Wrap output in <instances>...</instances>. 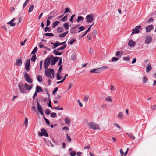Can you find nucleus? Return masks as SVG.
I'll return each mask as SVG.
<instances>
[{
    "instance_id": "4468645a",
    "label": "nucleus",
    "mask_w": 156,
    "mask_h": 156,
    "mask_svg": "<svg viewBox=\"0 0 156 156\" xmlns=\"http://www.w3.org/2000/svg\"><path fill=\"white\" fill-rule=\"evenodd\" d=\"M152 37L150 35L146 37L145 42L146 44H149L152 40Z\"/></svg>"
},
{
    "instance_id": "dca6fc26",
    "label": "nucleus",
    "mask_w": 156,
    "mask_h": 156,
    "mask_svg": "<svg viewBox=\"0 0 156 156\" xmlns=\"http://www.w3.org/2000/svg\"><path fill=\"white\" fill-rule=\"evenodd\" d=\"M16 65L18 66H21L22 64V59L21 58H17L16 59Z\"/></svg>"
},
{
    "instance_id": "a18cd8bd",
    "label": "nucleus",
    "mask_w": 156,
    "mask_h": 156,
    "mask_svg": "<svg viewBox=\"0 0 156 156\" xmlns=\"http://www.w3.org/2000/svg\"><path fill=\"white\" fill-rule=\"evenodd\" d=\"M148 80L147 78L146 77L144 76L143 79V83H146Z\"/></svg>"
},
{
    "instance_id": "c85d7f7f",
    "label": "nucleus",
    "mask_w": 156,
    "mask_h": 156,
    "mask_svg": "<svg viewBox=\"0 0 156 156\" xmlns=\"http://www.w3.org/2000/svg\"><path fill=\"white\" fill-rule=\"evenodd\" d=\"M53 53L56 55H60L62 54V52L59 53L58 51H56L55 50H54Z\"/></svg>"
},
{
    "instance_id": "20e7f679",
    "label": "nucleus",
    "mask_w": 156,
    "mask_h": 156,
    "mask_svg": "<svg viewBox=\"0 0 156 156\" xmlns=\"http://www.w3.org/2000/svg\"><path fill=\"white\" fill-rule=\"evenodd\" d=\"M49 57L51 58L50 64L51 65H55L60 58L59 57H54L52 55H51Z\"/></svg>"
},
{
    "instance_id": "e2e57ef3",
    "label": "nucleus",
    "mask_w": 156,
    "mask_h": 156,
    "mask_svg": "<svg viewBox=\"0 0 156 156\" xmlns=\"http://www.w3.org/2000/svg\"><path fill=\"white\" fill-rule=\"evenodd\" d=\"M58 90V87H56L54 90L53 91V94L54 95L55 93Z\"/></svg>"
},
{
    "instance_id": "bb28decb",
    "label": "nucleus",
    "mask_w": 156,
    "mask_h": 156,
    "mask_svg": "<svg viewBox=\"0 0 156 156\" xmlns=\"http://www.w3.org/2000/svg\"><path fill=\"white\" fill-rule=\"evenodd\" d=\"M123 117V113L122 112H120L119 113L118 117L119 118L122 119Z\"/></svg>"
},
{
    "instance_id": "49530a36",
    "label": "nucleus",
    "mask_w": 156,
    "mask_h": 156,
    "mask_svg": "<svg viewBox=\"0 0 156 156\" xmlns=\"http://www.w3.org/2000/svg\"><path fill=\"white\" fill-rule=\"evenodd\" d=\"M66 139L67 141H68L69 143H70L71 141V139L70 137V136L68 135V134L66 135Z\"/></svg>"
},
{
    "instance_id": "58836bf2",
    "label": "nucleus",
    "mask_w": 156,
    "mask_h": 156,
    "mask_svg": "<svg viewBox=\"0 0 156 156\" xmlns=\"http://www.w3.org/2000/svg\"><path fill=\"white\" fill-rule=\"evenodd\" d=\"M37 51V47H35L34 49H33V50L32 51L31 54H33L34 55L35 54L36 52Z\"/></svg>"
},
{
    "instance_id": "f704fd0d",
    "label": "nucleus",
    "mask_w": 156,
    "mask_h": 156,
    "mask_svg": "<svg viewBox=\"0 0 156 156\" xmlns=\"http://www.w3.org/2000/svg\"><path fill=\"white\" fill-rule=\"evenodd\" d=\"M85 28V27H84L83 26H80L78 28V29H79L80 30L78 31V32L79 33L81 32V31L83 30H84Z\"/></svg>"
},
{
    "instance_id": "f257e3e1",
    "label": "nucleus",
    "mask_w": 156,
    "mask_h": 156,
    "mask_svg": "<svg viewBox=\"0 0 156 156\" xmlns=\"http://www.w3.org/2000/svg\"><path fill=\"white\" fill-rule=\"evenodd\" d=\"M45 75L48 78H53L55 77L54 71L53 69H47L45 71Z\"/></svg>"
},
{
    "instance_id": "a878e982",
    "label": "nucleus",
    "mask_w": 156,
    "mask_h": 156,
    "mask_svg": "<svg viewBox=\"0 0 156 156\" xmlns=\"http://www.w3.org/2000/svg\"><path fill=\"white\" fill-rule=\"evenodd\" d=\"M83 20L84 18L83 17L81 16H79L77 18V21L78 22H80V21H83Z\"/></svg>"
},
{
    "instance_id": "a211bd4d",
    "label": "nucleus",
    "mask_w": 156,
    "mask_h": 156,
    "mask_svg": "<svg viewBox=\"0 0 156 156\" xmlns=\"http://www.w3.org/2000/svg\"><path fill=\"white\" fill-rule=\"evenodd\" d=\"M152 69V67L151 64L149 63L146 67V71L147 72H149Z\"/></svg>"
},
{
    "instance_id": "423d86ee",
    "label": "nucleus",
    "mask_w": 156,
    "mask_h": 156,
    "mask_svg": "<svg viewBox=\"0 0 156 156\" xmlns=\"http://www.w3.org/2000/svg\"><path fill=\"white\" fill-rule=\"evenodd\" d=\"M51 58L50 57H48L47 58L44 62V68L47 69L50 64Z\"/></svg>"
},
{
    "instance_id": "c756f323",
    "label": "nucleus",
    "mask_w": 156,
    "mask_h": 156,
    "mask_svg": "<svg viewBox=\"0 0 156 156\" xmlns=\"http://www.w3.org/2000/svg\"><path fill=\"white\" fill-rule=\"evenodd\" d=\"M36 56L35 54L31 58V61L32 62H35L36 59Z\"/></svg>"
},
{
    "instance_id": "8fccbe9b",
    "label": "nucleus",
    "mask_w": 156,
    "mask_h": 156,
    "mask_svg": "<svg viewBox=\"0 0 156 156\" xmlns=\"http://www.w3.org/2000/svg\"><path fill=\"white\" fill-rule=\"evenodd\" d=\"M53 108L57 110H63V108L61 107L59 108V107H54Z\"/></svg>"
},
{
    "instance_id": "5fc2aeb1",
    "label": "nucleus",
    "mask_w": 156,
    "mask_h": 156,
    "mask_svg": "<svg viewBox=\"0 0 156 156\" xmlns=\"http://www.w3.org/2000/svg\"><path fill=\"white\" fill-rule=\"evenodd\" d=\"M51 112L50 110L49 109H48L46 110L45 111V113L47 115H49L50 114Z\"/></svg>"
},
{
    "instance_id": "aec40b11",
    "label": "nucleus",
    "mask_w": 156,
    "mask_h": 156,
    "mask_svg": "<svg viewBox=\"0 0 156 156\" xmlns=\"http://www.w3.org/2000/svg\"><path fill=\"white\" fill-rule=\"evenodd\" d=\"M57 32L58 33H62L63 32L64 30L62 27H58L57 28Z\"/></svg>"
},
{
    "instance_id": "2f4dec72",
    "label": "nucleus",
    "mask_w": 156,
    "mask_h": 156,
    "mask_svg": "<svg viewBox=\"0 0 156 156\" xmlns=\"http://www.w3.org/2000/svg\"><path fill=\"white\" fill-rule=\"evenodd\" d=\"M66 47V44H64V45L62 46L61 47L57 49V51H59L60 50H63L65 49Z\"/></svg>"
},
{
    "instance_id": "79ce46f5",
    "label": "nucleus",
    "mask_w": 156,
    "mask_h": 156,
    "mask_svg": "<svg viewBox=\"0 0 156 156\" xmlns=\"http://www.w3.org/2000/svg\"><path fill=\"white\" fill-rule=\"evenodd\" d=\"M50 117L51 118H54L57 117V114L55 112H52L50 115Z\"/></svg>"
},
{
    "instance_id": "b1692460",
    "label": "nucleus",
    "mask_w": 156,
    "mask_h": 156,
    "mask_svg": "<svg viewBox=\"0 0 156 156\" xmlns=\"http://www.w3.org/2000/svg\"><path fill=\"white\" fill-rule=\"evenodd\" d=\"M76 27H73L70 29V32L71 33H76L77 30H75Z\"/></svg>"
},
{
    "instance_id": "052dcab7",
    "label": "nucleus",
    "mask_w": 156,
    "mask_h": 156,
    "mask_svg": "<svg viewBox=\"0 0 156 156\" xmlns=\"http://www.w3.org/2000/svg\"><path fill=\"white\" fill-rule=\"evenodd\" d=\"M58 41H57L54 44V47L53 48H55L58 46Z\"/></svg>"
},
{
    "instance_id": "6e6d98bb",
    "label": "nucleus",
    "mask_w": 156,
    "mask_h": 156,
    "mask_svg": "<svg viewBox=\"0 0 156 156\" xmlns=\"http://www.w3.org/2000/svg\"><path fill=\"white\" fill-rule=\"evenodd\" d=\"M56 77L58 80H59L62 78V77L60 76L59 73H57Z\"/></svg>"
},
{
    "instance_id": "6ab92c4d",
    "label": "nucleus",
    "mask_w": 156,
    "mask_h": 156,
    "mask_svg": "<svg viewBox=\"0 0 156 156\" xmlns=\"http://www.w3.org/2000/svg\"><path fill=\"white\" fill-rule=\"evenodd\" d=\"M36 92H40L43 91L42 89L39 86H37L36 87Z\"/></svg>"
},
{
    "instance_id": "338daca9",
    "label": "nucleus",
    "mask_w": 156,
    "mask_h": 156,
    "mask_svg": "<svg viewBox=\"0 0 156 156\" xmlns=\"http://www.w3.org/2000/svg\"><path fill=\"white\" fill-rule=\"evenodd\" d=\"M48 106L52 108L51 103L50 100H49V102L48 104Z\"/></svg>"
},
{
    "instance_id": "4d7b16f0",
    "label": "nucleus",
    "mask_w": 156,
    "mask_h": 156,
    "mask_svg": "<svg viewBox=\"0 0 156 156\" xmlns=\"http://www.w3.org/2000/svg\"><path fill=\"white\" fill-rule=\"evenodd\" d=\"M70 9L69 8H66L65 9V11L64 12V13H66L68 12H69L70 11H69Z\"/></svg>"
},
{
    "instance_id": "4c0bfd02",
    "label": "nucleus",
    "mask_w": 156,
    "mask_h": 156,
    "mask_svg": "<svg viewBox=\"0 0 156 156\" xmlns=\"http://www.w3.org/2000/svg\"><path fill=\"white\" fill-rule=\"evenodd\" d=\"M76 57V54L75 53H73L71 55V59L72 60H75Z\"/></svg>"
},
{
    "instance_id": "bf43d9fd",
    "label": "nucleus",
    "mask_w": 156,
    "mask_h": 156,
    "mask_svg": "<svg viewBox=\"0 0 156 156\" xmlns=\"http://www.w3.org/2000/svg\"><path fill=\"white\" fill-rule=\"evenodd\" d=\"M154 21V20H153V18L152 17H151L150 18L149 20L147 21V23H150L151 22H153Z\"/></svg>"
},
{
    "instance_id": "ea45409f",
    "label": "nucleus",
    "mask_w": 156,
    "mask_h": 156,
    "mask_svg": "<svg viewBox=\"0 0 156 156\" xmlns=\"http://www.w3.org/2000/svg\"><path fill=\"white\" fill-rule=\"evenodd\" d=\"M119 59V58L115 57H113L111 59L112 62H116Z\"/></svg>"
},
{
    "instance_id": "412c9836",
    "label": "nucleus",
    "mask_w": 156,
    "mask_h": 156,
    "mask_svg": "<svg viewBox=\"0 0 156 156\" xmlns=\"http://www.w3.org/2000/svg\"><path fill=\"white\" fill-rule=\"evenodd\" d=\"M126 134L130 138L133 140H134L135 139V137L132 134L128 133H126Z\"/></svg>"
},
{
    "instance_id": "0eeeda50",
    "label": "nucleus",
    "mask_w": 156,
    "mask_h": 156,
    "mask_svg": "<svg viewBox=\"0 0 156 156\" xmlns=\"http://www.w3.org/2000/svg\"><path fill=\"white\" fill-rule=\"evenodd\" d=\"M41 133L39 132L38 133V135L39 136H44L46 137H48V134L47 133L46 130L44 128L41 129Z\"/></svg>"
},
{
    "instance_id": "c9c22d12",
    "label": "nucleus",
    "mask_w": 156,
    "mask_h": 156,
    "mask_svg": "<svg viewBox=\"0 0 156 156\" xmlns=\"http://www.w3.org/2000/svg\"><path fill=\"white\" fill-rule=\"evenodd\" d=\"M34 6L33 4L30 5L28 10V11L29 12H30L33 11L34 9Z\"/></svg>"
},
{
    "instance_id": "a19ab883",
    "label": "nucleus",
    "mask_w": 156,
    "mask_h": 156,
    "mask_svg": "<svg viewBox=\"0 0 156 156\" xmlns=\"http://www.w3.org/2000/svg\"><path fill=\"white\" fill-rule=\"evenodd\" d=\"M13 22L11 21L7 23L8 24H10V26L13 27L14 26L16 25V23H12Z\"/></svg>"
},
{
    "instance_id": "72a5a7b5",
    "label": "nucleus",
    "mask_w": 156,
    "mask_h": 156,
    "mask_svg": "<svg viewBox=\"0 0 156 156\" xmlns=\"http://www.w3.org/2000/svg\"><path fill=\"white\" fill-rule=\"evenodd\" d=\"M63 26L65 29L66 30H68L69 29V24L68 23H65L63 25Z\"/></svg>"
},
{
    "instance_id": "c03bdc74",
    "label": "nucleus",
    "mask_w": 156,
    "mask_h": 156,
    "mask_svg": "<svg viewBox=\"0 0 156 156\" xmlns=\"http://www.w3.org/2000/svg\"><path fill=\"white\" fill-rule=\"evenodd\" d=\"M51 31V29L50 27H46L44 29V31L45 32H50Z\"/></svg>"
},
{
    "instance_id": "7ed1b4c3",
    "label": "nucleus",
    "mask_w": 156,
    "mask_h": 156,
    "mask_svg": "<svg viewBox=\"0 0 156 156\" xmlns=\"http://www.w3.org/2000/svg\"><path fill=\"white\" fill-rule=\"evenodd\" d=\"M88 126L90 128L93 130L100 129L99 126L97 124L93 122H89L88 124Z\"/></svg>"
},
{
    "instance_id": "9b49d317",
    "label": "nucleus",
    "mask_w": 156,
    "mask_h": 156,
    "mask_svg": "<svg viewBox=\"0 0 156 156\" xmlns=\"http://www.w3.org/2000/svg\"><path fill=\"white\" fill-rule=\"evenodd\" d=\"M37 108L38 111L40 113L41 115H44V114L43 111H42V106L40 105L38 101H37Z\"/></svg>"
},
{
    "instance_id": "864d4df0",
    "label": "nucleus",
    "mask_w": 156,
    "mask_h": 156,
    "mask_svg": "<svg viewBox=\"0 0 156 156\" xmlns=\"http://www.w3.org/2000/svg\"><path fill=\"white\" fill-rule=\"evenodd\" d=\"M123 59L125 61H129L130 60L129 56H128L126 57H123Z\"/></svg>"
},
{
    "instance_id": "09e8293b",
    "label": "nucleus",
    "mask_w": 156,
    "mask_h": 156,
    "mask_svg": "<svg viewBox=\"0 0 156 156\" xmlns=\"http://www.w3.org/2000/svg\"><path fill=\"white\" fill-rule=\"evenodd\" d=\"M44 119L46 123L48 125H49L50 124V122L48 120L47 118H46L44 115Z\"/></svg>"
},
{
    "instance_id": "3c124183",
    "label": "nucleus",
    "mask_w": 156,
    "mask_h": 156,
    "mask_svg": "<svg viewBox=\"0 0 156 156\" xmlns=\"http://www.w3.org/2000/svg\"><path fill=\"white\" fill-rule=\"evenodd\" d=\"M108 102H111L112 101V100L111 99L110 96H108L105 99Z\"/></svg>"
},
{
    "instance_id": "2eb2a0df",
    "label": "nucleus",
    "mask_w": 156,
    "mask_h": 156,
    "mask_svg": "<svg viewBox=\"0 0 156 156\" xmlns=\"http://www.w3.org/2000/svg\"><path fill=\"white\" fill-rule=\"evenodd\" d=\"M135 42L133 41L132 39L129 40L128 44V45L130 47H134L135 45Z\"/></svg>"
},
{
    "instance_id": "680f3d73",
    "label": "nucleus",
    "mask_w": 156,
    "mask_h": 156,
    "mask_svg": "<svg viewBox=\"0 0 156 156\" xmlns=\"http://www.w3.org/2000/svg\"><path fill=\"white\" fill-rule=\"evenodd\" d=\"M28 122V119L27 117H26L25 119V121L24 123L26 125V126H27Z\"/></svg>"
},
{
    "instance_id": "f3484780",
    "label": "nucleus",
    "mask_w": 156,
    "mask_h": 156,
    "mask_svg": "<svg viewBox=\"0 0 156 156\" xmlns=\"http://www.w3.org/2000/svg\"><path fill=\"white\" fill-rule=\"evenodd\" d=\"M24 86L26 90H30L33 87L32 85L29 86L27 83H25Z\"/></svg>"
},
{
    "instance_id": "1a4fd4ad",
    "label": "nucleus",
    "mask_w": 156,
    "mask_h": 156,
    "mask_svg": "<svg viewBox=\"0 0 156 156\" xmlns=\"http://www.w3.org/2000/svg\"><path fill=\"white\" fill-rule=\"evenodd\" d=\"M141 27V26L140 25L136 26L135 28L133 30L131 33V35L135 33H137L139 32L140 31L139 29H140Z\"/></svg>"
},
{
    "instance_id": "473e14b6",
    "label": "nucleus",
    "mask_w": 156,
    "mask_h": 156,
    "mask_svg": "<svg viewBox=\"0 0 156 156\" xmlns=\"http://www.w3.org/2000/svg\"><path fill=\"white\" fill-rule=\"evenodd\" d=\"M96 34L97 30H94L92 33V35L93 36L94 38L96 37Z\"/></svg>"
},
{
    "instance_id": "cd10ccee",
    "label": "nucleus",
    "mask_w": 156,
    "mask_h": 156,
    "mask_svg": "<svg viewBox=\"0 0 156 156\" xmlns=\"http://www.w3.org/2000/svg\"><path fill=\"white\" fill-rule=\"evenodd\" d=\"M122 54V52L119 51L116 52L115 56L121 57Z\"/></svg>"
},
{
    "instance_id": "e433bc0d",
    "label": "nucleus",
    "mask_w": 156,
    "mask_h": 156,
    "mask_svg": "<svg viewBox=\"0 0 156 156\" xmlns=\"http://www.w3.org/2000/svg\"><path fill=\"white\" fill-rule=\"evenodd\" d=\"M37 80L39 82H41L42 81V76L41 75H39L37 77Z\"/></svg>"
},
{
    "instance_id": "774afa93",
    "label": "nucleus",
    "mask_w": 156,
    "mask_h": 156,
    "mask_svg": "<svg viewBox=\"0 0 156 156\" xmlns=\"http://www.w3.org/2000/svg\"><path fill=\"white\" fill-rule=\"evenodd\" d=\"M50 21L49 20H47V24H46L47 26V27L48 26L50 25Z\"/></svg>"
},
{
    "instance_id": "4be33fe9",
    "label": "nucleus",
    "mask_w": 156,
    "mask_h": 156,
    "mask_svg": "<svg viewBox=\"0 0 156 156\" xmlns=\"http://www.w3.org/2000/svg\"><path fill=\"white\" fill-rule=\"evenodd\" d=\"M59 23V22L58 21L54 22L52 24V27L55 28Z\"/></svg>"
},
{
    "instance_id": "39448f33",
    "label": "nucleus",
    "mask_w": 156,
    "mask_h": 156,
    "mask_svg": "<svg viewBox=\"0 0 156 156\" xmlns=\"http://www.w3.org/2000/svg\"><path fill=\"white\" fill-rule=\"evenodd\" d=\"M86 19L87 22L90 23L93 20L94 15L92 14L88 15L86 16Z\"/></svg>"
},
{
    "instance_id": "37998d69",
    "label": "nucleus",
    "mask_w": 156,
    "mask_h": 156,
    "mask_svg": "<svg viewBox=\"0 0 156 156\" xmlns=\"http://www.w3.org/2000/svg\"><path fill=\"white\" fill-rule=\"evenodd\" d=\"M45 35L47 36H53L54 34L52 33H45L44 34Z\"/></svg>"
},
{
    "instance_id": "7c9ffc66",
    "label": "nucleus",
    "mask_w": 156,
    "mask_h": 156,
    "mask_svg": "<svg viewBox=\"0 0 156 156\" xmlns=\"http://www.w3.org/2000/svg\"><path fill=\"white\" fill-rule=\"evenodd\" d=\"M90 29H91V27H90L88 28V29L87 30L85 31L83 34V35L81 36V37H83L85 35H86V34H87V33L90 30Z\"/></svg>"
},
{
    "instance_id": "13d9d810",
    "label": "nucleus",
    "mask_w": 156,
    "mask_h": 156,
    "mask_svg": "<svg viewBox=\"0 0 156 156\" xmlns=\"http://www.w3.org/2000/svg\"><path fill=\"white\" fill-rule=\"evenodd\" d=\"M89 99V97L88 96H86L84 98V101L85 102H87Z\"/></svg>"
},
{
    "instance_id": "393cba45",
    "label": "nucleus",
    "mask_w": 156,
    "mask_h": 156,
    "mask_svg": "<svg viewBox=\"0 0 156 156\" xmlns=\"http://www.w3.org/2000/svg\"><path fill=\"white\" fill-rule=\"evenodd\" d=\"M65 122L66 124H69L70 122V121L68 118L66 117L65 119Z\"/></svg>"
},
{
    "instance_id": "ddd939ff",
    "label": "nucleus",
    "mask_w": 156,
    "mask_h": 156,
    "mask_svg": "<svg viewBox=\"0 0 156 156\" xmlns=\"http://www.w3.org/2000/svg\"><path fill=\"white\" fill-rule=\"evenodd\" d=\"M153 26L152 25H149L146 27V32H148L151 31L154 28Z\"/></svg>"
},
{
    "instance_id": "9d476101",
    "label": "nucleus",
    "mask_w": 156,
    "mask_h": 156,
    "mask_svg": "<svg viewBox=\"0 0 156 156\" xmlns=\"http://www.w3.org/2000/svg\"><path fill=\"white\" fill-rule=\"evenodd\" d=\"M18 85L20 92L22 93H25L24 85H23L20 82L19 83Z\"/></svg>"
},
{
    "instance_id": "603ef678",
    "label": "nucleus",
    "mask_w": 156,
    "mask_h": 156,
    "mask_svg": "<svg viewBox=\"0 0 156 156\" xmlns=\"http://www.w3.org/2000/svg\"><path fill=\"white\" fill-rule=\"evenodd\" d=\"M75 41L76 39L75 38H73L70 40V42L69 43V44H72Z\"/></svg>"
},
{
    "instance_id": "f8f14e48",
    "label": "nucleus",
    "mask_w": 156,
    "mask_h": 156,
    "mask_svg": "<svg viewBox=\"0 0 156 156\" xmlns=\"http://www.w3.org/2000/svg\"><path fill=\"white\" fill-rule=\"evenodd\" d=\"M30 59L27 60L25 64V68L26 70L28 72L30 70Z\"/></svg>"
},
{
    "instance_id": "5701e85b",
    "label": "nucleus",
    "mask_w": 156,
    "mask_h": 156,
    "mask_svg": "<svg viewBox=\"0 0 156 156\" xmlns=\"http://www.w3.org/2000/svg\"><path fill=\"white\" fill-rule=\"evenodd\" d=\"M68 31L65 32L59 35V37L61 38H63L66 35L68 34Z\"/></svg>"
},
{
    "instance_id": "6e6552de",
    "label": "nucleus",
    "mask_w": 156,
    "mask_h": 156,
    "mask_svg": "<svg viewBox=\"0 0 156 156\" xmlns=\"http://www.w3.org/2000/svg\"><path fill=\"white\" fill-rule=\"evenodd\" d=\"M24 74V77L26 81L29 83H32V80L30 78V76L27 74V73L25 72Z\"/></svg>"
},
{
    "instance_id": "f03ea898",
    "label": "nucleus",
    "mask_w": 156,
    "mask_h": 156,
    "mask_svg": "<svg viewBox=\"0 0 156 156\" xmlns=\"http://www.w3.org/2000/svg\"><path fill=\"white\" fill-rule=\"evenodd\" d=\"M107 66H103L101 67L94 69L90 71V73H98L101 72L105 69H107Z\"/></svg>"
},
{
    "instance_id": "0e129e2a",
    "label": "nucleus",
    "mask_w": 156,
    "mask_h": 156,
    "mask_svg": "<svg viewBox=\"0 0 156 156\" xmlns=\"http://www.w3.org/2000/svg\"><path fill=\"white\" fill-rule=\"evenodd\" d=\"M75 14H73L71 16V18H70V21L71 22H73V18L75 17Z\"/></svg>"
},
{
    "instance_id": "de8ad7c7",
    "label": "nucleus",
    "mask_w": 156,
    "mask_h": 156,
    "mask_svg": "<svg viewBox=\"0 0 156 156\" xmlns=\"http://www.w3.org/2000/svg\"><path fill=\"white\" fill-rule=\"evenodd\" d=\"M76 154V152L74 151H72L70 152V154L71 156H75Z\"/></svg>"
},
{
    "instance_id": "69168bd1",
    "label": "nucleus",
    "mask_w": 156,
    "mask_h": 156,
    "mask_svg": "<svg viewBox=\"0 0 156 156\" xmlns=\"http://www.w3.org/2000/svg\"><path fill=\"white\" fill-rule=\"evenodd\" d=\"M62 63V58H60L59 59V62H58V66H61V64Z\"/></svg>"
}]
</instances>
